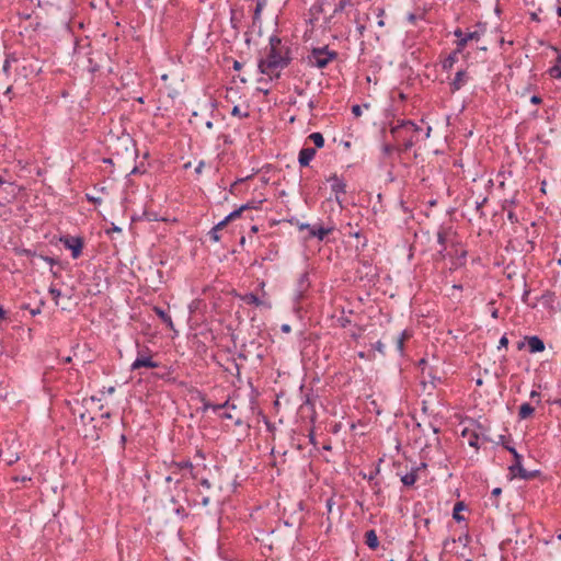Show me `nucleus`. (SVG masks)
<instances>
[{
	"mask_svg": "<svg viewBox=\"0 0 561 561\" xmlns=\"http://www.w3.org/2000/svg\"><path fill=\"white\" fill-rule=\"evenodd\" d=\"M288 64L285 48L282 46L278 37H271L270 39V51L265 59H262L259 64V68L263 75L270 77V79L279 77V72Z\"/></svg>",
	"mask_w": 561,
	"mask_h": 561,
	"instance_id": "1",
	"label": "nucleus"
},
{
	"mask_svg": "<svg viewBox=\"0 0 561 561\" xmlns=\"http://www.w3.org/2000/svg\"><path fill=\"white\" fill-rule=\"evenodd\" d=\"M421 131V127L411 121H398L390 127L394 141L402 144L405 150L420 141Z\"/></svg>",
	"mask_w": 561,
	"mask_h": 561,
	"instance_id": "2",
	"label": "nucleus"
},
{
	"mask_svg": "<svg viewBox=\"0 0 561 561\" xmlns=\"http://www.w3.org/2000/svg\"><path fill=\"white\" fill-rule=\"evenodd\" d=\"M335 53L328 49V47L314 48L308 56L309 64L318 68L325 67L333 58Z\"/></svg>",
	"mask_w": 561,
	"mask_h": 561,
	"instance_id": "3",
	"label": "nucleus"
},
{
	"mask_svg": "<svg viewBox=\"0 0 561 561\" xmlns=\"http://www.w3.org/2000/svg\"><path fill=\"white\" fill-rule=\"evenodd\" d=\"M102 409V404H100V399L95 397L85 398L82 400V404L80 409H76L75 413H78L82 422L93 421L94 415H92V410Z\"/></svg>",
	"mask_w": 561,
	"mask_h": 561,
	"instance_id": "4",
	"label": "nucleus"
},
{
	"mask_svg": "<svg viewBox=\"0 0 561 561\" xmlns=\"http://www.w3.org/2000/svg\"><path fill=\"white\" fill-rule=\"evenodd\" d=\"M170 469L172 471L171 474L165 478L167 482H179V473L181 477H185L186 473H190L193 478H196V476L193 473V466L191 462H173Z\"/></svg>",
	"mask_w": 561,
	"mask_h": 561,
	"instance_id": "5",
	"label": "nucleus"
},
{
	"mask_svg": "<svg viewBox=\"0 0 561 561\" xmlns=\"http://www.w3.org/2000/svg\"><path fill=\"white\" fill-rule=\"evenodd\" d=\"M507 449L510 450V453H512V455L514 456V463H512L510 466V472L512 474V477H519L522 479H528L531 477L530 473H528L523 465H522V456L516 451L515 448L513 447H507Z\"/></svg>",
	"mask_w": 561,
	"mask_h": 561,
	"instance_id": "6",
	"label": "nucleus"
},
{
	"mask_svg": "<svg viewBox=\"0 0 561 561\" xmlns=\"http://www.w3.org/2000/svg\"><path fill=\"white\" fill-rule=\"evenodd\" d=\"M0 458L9 466L15 463L20 459V455L16 447L14 446V442H12L11 445H7L5 447H0Z\"/></svg>",
	"mask_w": 561,
	"mask_h": 561,
	"instance_id": "7",
	"label": "nucleus"
},
{
	"mask_svg": "<svg viewBox=\"0 0 561 561\" xmlns=\"http://www.w3.org/2000/svg\"><path fill=\"white\" fill-rule=\"evenodd\" d=\"M328 181L331 183V190L335 194V201L337 202L339 206L342 207L343 202L341 194L345 193L346 184L335 174L330 176Z\"/></svg>",
	"mask_w": 561,
	"mask_h": 561,
	"instance_id": "8",
	"label": "nucleus"
},
{
	"mask_svg": "<svg viewBox=\"0 0 561 561\" xmlns=\"http://www.w3.org/2000/svg\"><path fill=\"white\" fill-rule=\"evenodd\" d=\"M251 208H256L254 203H249V204L242 205L239 209L230 213L224 220L218 222L215 226V228L218 229V230L224 229L230 220L239 217L242 214L243 210L251 209Z\"/></svg>",
	"mask_w": 561,
	"mask_h": 561,
	"instance_id": "9",
	"label": "nucleus"
},
{
	"mask_svg": "<svg viewBox=\"0 0 561 561\" xmlns=\"http://www.w3.org/2000/svg\"><path fill=\"white\" fill-rule=\"evenodd\" d=\"M251 208H256L254 203H249V204L242 205L239 209L230 213L224 220L218 222L215 226V228L218 229V230L224 229L230 220L239 217L242 214L243 210L251 209Z\"/></svg>",
	"mask_w": 561,
	"mask_h": 561,
	"instance_id": "10",
	"label": "nucleus"
},
{
	"mask_svg": "<svg viewBox=\"0 0 561 561\" xmlns=\"http://www.w3.org/2000/svg\"><path fill=\"white\" fill-rule=\"evenodd\" d=\"M141 367L156 368V367H158V364L156 362H153L150 356L140 355L131 364V369L136 370Z\"/></svg>",
	"mask_w": 561,
	"mask_h": 561,
	"instance_id": "11",
	"label": "nucleus"
},
{
	"mask_svg": "<svg viewBox=\"0 0 561 561\" xmlns=\"http://www.w3.org/2000/svg\"><path fill=\"white\" fill-rule=\"evenodd\" d=\"M468 80V76L466 73V71H458L456 73V77L454 78L453 82L450 83L451 85V91L453 92H456L458 90H460L467 82Z\"/></svg>",
	"mask_w": 561,
	"mask_h": 561,
	"instance_id": "12",
	"label": "nucleus"
},
{
	"mask_svg": "<svg viewBox=\"0 0 561 561\" xmlns=\"http://www.w3.org/2000/svg\"><path fill=\"white\" fill-rule=\"evenodd\" d=\"M316 154V149L313 148H304L299 152V163L302 167H307L309 162L313 159Z\"/></svg>",
	"mask_w": 561,
	"mask_h": 561,
	"instance_id": "13",
	"label": "nucleus"
},
{
	"mask_svg": "<svg viewBox=\"0 0 561 561\" xmlns=\"http://www.w3.org/2000/svg\"><path fill=\"white\" fill-rule=\"evenodd\" d=\"M527 344L531 353H538L545 350V344L538 336L527 337Z\"/></svg>",
	"mask_w": 561,
	"mask_h": 561,
	"instance_id": "14",
	"label": "nucleus"
},
{
	"mask_svg": "<svg viewBox=\"0 0 561 561\" xmlns=\"http://www.w3.org/2000/svg\"><path fill=\"white\" fill-rule=\"evenodd\" d=\"M449 236L450 234L447 231H438L437 233L438 243L443 247V249L437 252V255L442 259H445V254L443 252L446 250V243L449 242Z\"/></svg>",
	"mask_w": 561,
	"mask_h": 561,
	"instance_id": "15",
	"label": "nucleus"
},
{
	"mask_svg": "<svg viewBox=\"0 0 561 561\" xmlns=\"http://www.w3.org/2000/svg\"><path fill=\"white\" fill-rule=\"evenodd\" d=\"M366 543L371 549H376L378 547V537L374 530L366 533Z\"/></svg>",
	"mask_w": 561,
	"mask_h": 561,
	"instance_id": "16",
	"label": "nucleus"
},
{
	"mask_svg": "<svg viewBox=\"0 0 561 561\" xmlns=\"http://www.w3.org/2000/svg\"><path fill=\"white\" fill-rule=\"evenodd\" d=\"M332 228H323V227H319V228H311L310 230V234L317 237L319 240H323L325 236L329 234V232H331Z\"/></svg>",
	"mask_w": 561,
	"mask_h": 561,
	"instance_id": "17",
	"label": "nucleus"
},
{
	"mask_svg": "<svg viewBox=\"0 0 561 561\" xmlns=\"http://www.w3.org/2000/svg\"><path fill=\"white\" fill-rule=\"evenodd\" d=\"M534 412V408L529 403H524L519 408L518 415L520 419L529 417Z\"/></svg>",
	"mask_w": 561,
	"mask_h": 561,
	"instance_id": "18",
	"label": "nucleus"
},
{
	"mask_svg": "<svg viewBox=\"0 0 561 561\" xmlns=\"http://www.w3.org/2000/svg\"><path fill=\"white\" fill-rule=\"evenodd\" d=\"M242 300L248 305L262 306L263 301L254 294H247L242 297Z\"/></svg>",
	"mask_w": 561,
	"mask_h": 561,
	"instance_id": "19",
	"label": "nucleus"
},
{
	"mask_svg": "<svg viewBox=\"0 0 561 561\" xmlns=\"http://www.w3.org/2000/svg\"><path fill=\"white\" fill-rule=\"evenodd\" d=\"M462 436L467 437L468 444L471 447H477L478 446L479 437L474 433L469 432L468 430H463L462 431Z\"/></svg>",
	"mask_w": 561,
	"mask_h": 561,
	"instance_id": "20",
	"label": "nucleus"
},
{
	"mask_svg": "<svg viewBox=\"0 0 561 561\" xmlns=\"http://www.w3.org/2000/svg\"><path fill=\"white\" fill-rule=\"evenodd\" d=\"M549 73L552 78H561V56L557 58V64L549 69Z\"/></svg>",
	"mask_w": 561,
	"mask_h": 561,
	"instance_id": "21",
	"label": "nucleus"
},
{
	"mask_svg": "<svg viewBox=\"0 0 561 561\" xmlns=\"http://www.w3.org/2000/svg\"><path fill=\"white\" fill-rule=\"evenodd\" d=\"M309 139L316 145L317 148H322L324 145V138L320 133H312Z\"/></svg>",
	"mask_w": 561,
	"mask_h": 561,
	"instance_id": "22",
	"label": "nucleus"
},
{
	"mask_svg": "<svg viewBox=\"0 0 561 561\" xmlns=\"http://www.w3.org/2000/svg\"><path fill=\"white\" fill-rule=\"evenodd\" d=\"M156 313L159 316V318L164 321L170 328L173 327L171 318L167 314L165 311H163L160 308H154Z\"/></svg>",
	"mask_w": 561,
	"mask_h": 561,
	"instance_id": "23",
	"label": "nucleus"
},
{
	"mask_svg": "<svg viewBox=\"0 0 561 561\" xmlns=\"http://www.w3.org/2000/svg\"><path fill=\"white\" fill-rule=\"evenodd\" d=\"M401 481L404 485H413L416 481L415 472L407 473L405 476L402 477Z\"/></svg>",
	"mask_w": 561,
	"mask_h": 561,
	"instance_id": "24",
	"label": "nucleus"
},
{
	"mask_svg": "<svg viewBox=\"0 0 561 561\" xmlns=\"http://www.w3.org/2000/svg\"><path fill=\"white\" fill-rule=\"evenodd\" d=\"M231 114L233 116H238L240 118H243V117H248L249 116V112L247 110H241L240 106L236 105L233 106L232 111H231Z\"/></svg>",
	"mask_w": 561,
	"mask_h": 561,
	"instance_id": "25",
	"label": "nucleus"
},
{
	"mask_svg": "<svg viewBox=\"0 0 561 561\" xmlns=\"http://www.w3.org/2000/svg\"><path fill=\"white\" fill-rule=\"evenodd\" d=\"M456 60V54L449 56L443 64L445 69L451 68Z\"/></svg>",
	"mask_w": 561,
	"mask_h": 561,
	"instance_id": "26",
	"label": "nucleus"
},
{
	"mask_svg": "<svg viewBox=\"0 0 561 561\" xmlns=\"http://www.w3.org/2000/svg\"><path fill=\"white\" fill-rule=\"evenodd\" d=\"M455 254H456V255H459V259H458V262L453 263L451 268H453V267H457L458 265H461V264H462L461 259L465 256V251H463V250H460V251H459L458 249H456V250H455Z\"/></svg>",
	"mask_w": 561,
	"mask_h": 561,
	"instance_id": "27",
	"label": "nucleus"
},
{
	"mask_svg": "<svg viewBox=\"0 0 561 561\" xmlns=\"http://www.w3.org/2000/svg\"><path fill=\"white\" fill-rule=\"evenodd\" d=\"M49 293H50V295L53 296V298H54V300H55L56 305H58V304H59L58 298L60 297V291H59L58 289H56V288H53V287H51V288L49 289Z\"/></svg>",
	"mask_w": 561,
	"mask_h": 561,
	"instance_id": "28",
	"label": "nucleus"
},
{
	"mask_svg": "<svg viewBox=\"0 0 561 561\" xmlns=\"http://www.w3.org/2000/svg\"><path fill=\"white\" fill-rule=\"evenodd\" d=\"M218 229H216L215 227L211 229V231L209 232L210 234V238L215 241V242H218L220 240V237H219V233H218Z\"/></svg>",
	"mask_w": 561,
	"mask_h": 561,
	"instance_id": "29",
	"label": "nucleus"
},
{
	"mask_svg": "<svg viewBox=\"0 0 561 561\" xmlns=\"http://www.w3.org/2000/svg\"><path fill=\"white\" fill-rule=\"evenodd\" d=\"M362 108H363V107H362L360 105H353V106H352V113H353L356 117H358V116H360V115H362V113H363V110H362Z\"/></svg>",
	"mask_w": 561,
	"mask_h": 561,
	"instance_id": "30",
	"label": "nucleus"
},
{
	"mask_svg": "<svg viewBox=\"0 0 561 561\" xmlns=\"http://www.w3.org/2000/svg\"><path fill=\"white\" fill-rule=\"evenodd\" d=\"M459 510H460V504H456V505H455V508H454V518H456V519H458V520H460V519H461V517L459 516V514H457V511H459Z\"/></svg>",
	"mask_w": 561,
	"mask_h": 561,
	"instance_id": "31",
	"label": "nucleus"
},
{
	"mask_svg": "<svg viewBox=\"0 0 561 561\" xmlns=\"http://www.w3.org/2000/svg\"><path fill=\"white\" fill-rule=\"evenodd\" d=\"M468 42V38L465 36L462 38H460L459 43H458V49L460 50Z\"/></svg>",
	"mask_w": 561,
	"mask_h": 561,
	"instance_id": "32",
	"label": "nucleus"
},
{
	"mask_svg": "<svg viewBox=\"0 0 561 561\" xmlns=\"http://www.w3.org/2000/svg\"><path fill=\"white\" fill-rule=\"evenodd\" d=\"M375 348L379 352V353H383V344L378 341L376 344H375Z\"/></svg>",
	"mask_w": 561,
	"mask_h": 561,
	"instance_id": "33",
	"label": "nucleus"
},
{
	"mask_svg": "<svg viewBox=\"0 0 561 561\" xmlns=\"http://www.w3.org/2000/svg\"><path fill=\"white\" fill-rule=\"evenodd\" d=\"M508 344V340L506 336H502L501 340H500V346H504L506 347Z\"/></svg>",
	"mask_w": 561,
	"mask_h": 561,
	"instance_id": "34",
	"label": "nucleus"
},
{
	"mask_svg": "<svg viewBox=\"0 0 561 561\" xmlns=\"http://www.w3.org/2000/svg\"><path fill=\"white\" fill-rule=\"evenodd\" d=\"M466 37L468 38V41L473 39V38H478V33L477 32L468 33L466 35Z\"/></svg>",
	"mask_w": 561,
	"mask_h": 561,
	"instance_id": "35",
	"label": "nucleus"
},
{
	"mask_svg": "<svg viewBox=\"0 0 561 561\" xmlns=\"http://www.w3.org/2000/svg\"><path fill=\"white\" fill-rule=\"evenodd\" d=\"M403 339H404L403 335L398 339V348L400 352L403 350Z\"/></svg>",
	"mask_w": 561,
	"mask_h": 561,
	"instance_id": "36",
	"label": "nucleus"
},
{
	"mask_svg": "<svg viewBox=\"0 0 561 561\" xmlns=\"http://www.w3.org/2000/svg\"><path fill=\"white\" fill-rule=\"evenodd\" d=\"M531 103L534 104H539L541 102V99L537 95H534L531 99H530Z\"/></svg>",
	"mask_w": 561,
	"mask_h": 561,
	"instance_id": "37",
	"label": "nucleus"
},
{
	"mask_svg": "<svg viewBox=\"0 0 561 561\" xmlns=\"http://www.w3.org/2000/svg\"><path fill=\"white\" fill-rule=\"evenodd\" d=\"M201 484H202L203 486H205L206 489H209V488H210V483H209V481H208L207 479H203V480L201 481Z\"/></svg>",
	"mask_w": 561,
	"mask_h": 561,
	"instance_id": "38",
	"label": "nucleus"
},
{
	"mask_svg": "<svg viewBox=\"0 0 561 561\" xmlns=\"http://www.w3.org/2000/svg\"><path fill=\"white\" fill-rule=\"evenodd\" d=\"M80 253V245L73 247V256L77 257Z\"/></svg>",
	"mask_w": 561,
	"mask_h": 561,
	"instance_id": "39",
	"label": "nucleus"
},
{
	"mask_svg": "<svg viewBox=\"0 0 561 561\" xmlns=\"http://www.w3.org/2000/svg\"><path fill=\"white\" fill-rule=\"evenodd\" d=\"M282 330L286 333H288L290 331V327L288 324H283L282 325Z\"/></svg>",
	"mask_w": 561,
	"mask_h": 561,
	"instance_id": "40",
	"label": "nucleus"
},
{
	"mask_svg": "<svg viewBox=\"0 0 561 561\" xmlns=\"http://www.w3.org/2000/svg\"><path fill=\"white\" fill-rule=\"evenodd\" d=\"M383 150H385L386 153H390L392 148L389 145H386Z\"/></svg>",
	"mask_w": 561,
	"mask_h": 561,
	"instance_id": "41",
	"label": "nucleus"
},
{
	"mask_svg": "<svg viewBox=\"0 0 561 561\" xmlns=\"http://www.w3.org/2000/svg\"><path fill=\"white\" fill-rule=\"evenodd\" d=\"M492 318L496 319L499 317V311L497 309H494L491 313Z\"/></svg>",
	"mask_w": 561,
	"mask_h": 561,
	"instance_id": "42",
	"label": "nucleus"
},
{
	"mask_svg": "<svg viewBox=\"0 0 561 561\" xmlns=\"http://www.w3.org/2000/svg\"><path fill=\"white\" fill-rule=\"evenodd\" d=\"M203 167H204V163H203V162H201V163L198 164V167L196 168V173H201V172H202Z\"/></svg>",
	"mask_w": 561,
	"mask_h": 561,
	"instance_id": "43",
	"label": "nucleus"
},
{
	"mask_svg": "<svg viewBox=\"0 0 561 561\" xmlns=\"http://www.w3.org/2000/svg\"><path fill=\"white\" fill-rule=\"evenodd\" d=\"M530 397L531 398H539V393L537 391H531L530 392Z\"/></svg>",
	"mask_w": 561,
	"mask_h": 561,
	"instance_id": "44",
	"label": "nucleus"
},
{
	"mask_svg": "<svg viewBox=\"0 0 561 561\" xmlns=\"http://www.w3.org/2000/svg\"><path fill=\"white\" fill-rule=\"evenodd\" d=\"M455 542H456V540H455V539H453L451 541H448V540H447V541H445V548H448V547H449V545L455 543Z\"/></svg>",
	"mask_w": 561,
	"mask_h": 561,
	"instance_id": "45",
	"label": "nucleus"
},
{
	"mask_svg": "<svg viewBox=\"0 0 561 561\" xmlns=\"http://www.w3.org/2000/svg\"><path fill=\"white\" fill-rule=\"evenodd\" d=\"M202 503H203L204 506H206L209 503V499L208 497H204Z\"/></svg>",
	"mask_w": 561,
	"mask_h": 561,
	"instance_id": "46",
	"label": "nucleus"
},
{
	"mask_svg": "<svg viewBox=\"0 0 561 561\" xmlns=\"http://www.w3.org/2000/svg\"><path fill=\"white\" fill-rule=\"evenodd\" d=\"M4 310L2 309V307L0 306V319L4 318Z\"/></svg>",
	"mask_w": 561,
	"mask_h": 561,
	"instance_id": "47",
	"label": "nucleus"
},
{
	"mask_svg": "<svg viewBox=\"0 0 561 561\" xmlns=\"http://www.w3.org/2000/svg\"><path fill=\"white\" fill-rule=\"evenodd\" d=\"M114 391H115L114 387H108L107 388V393L112 394Z\"/></svg>",
	"mask_w": 561,
	"mask_h": 561,
	"instance_id": "48",
	"label": "nucleus"
},
{
	"mask_svg": "<svg viewBox=\"0 0 561 561\" xmlns=\"http://www.w3.org/2000/svg\"><path fill=\"white\" fill-rule=\"evenodd\" d=\"M501 493V489L496 488L493 490L494 495H499Z\"/></svg>",
	"mask_w": 561,
	"mask_h": 561,
	"instance_id": "49",
	"label": "nucleus"
},
{
	"mask_svg": "<svg viewBox=\"0 0 561 561\" xmlns=\"http://www.w3.org/2000/svg\"><path fill=\"white\" fill-rule=\"evenodd\" d=\"M238 183H239V182L237 181V182H234V183L232 184L231 190H230L231 192H233V190L236 188V186L238 185Z\"/></svg>",
	"mask_w": 561,
	"mask_h": 561,
	"instance_id": "50",
	"label": "nucleus"
},
{
	"mask_svg": "<svg viewBox=\"0 0 561 561\" xmlns=\"http://www.w3.org/2000/svg\"><path fill=\"white\" fill-rule=\"evenodd\" d=\"M206 126H207V128H211L213 127V123L211 122H207Z\"/></svg>",
	"mask_w": 561,
	"mask_h": 561,
	"instance_id": "51",
	"label": "nucleus"
},
{
	"mask_svg": "<svg viewBox=\"0 0 561 561\" xmlns=\"http://www.w3.org/2000/svg\"><path fill=\"white\" fill-rule=\"evenodd\" d=\"M64 362H65V363H70V362H71V357H69V356H68V357H66V358L64 359Z\"/></svg>",
	"mask_w": 561,
	"mask_h": 561,
	"instance_id": "52",
	"label": "nucleus"
},
{
	"mask_svg": "<svg viewBox=\"0 0 561 561\" xmlns=\"http://www.w3.org/2000/svg\"><path fill=\"white\" fill-rule=\"evenodd\" d=\"M27 480H31V478H27V477H21V481H27Z\"/></svg>",
	"mask_w": 561,
	"mask_h": 561,
	"instance_id": "53",
	"label": "nucleus"
},
{
	"mask_svg": "<svg viewBox=\"0 0 561 561\" xmlns=\"http://www.w3.org/2000/svg\"><path fill=\"white\" fill-rule=\"evenodd\" d=\"M431 130H432V129H431V127H428V128H427V131H426V134H425V137H428V136H430Z\"/></svg>",
	"mask_w": 561,
	"mask_h": 561,
	"instance_id": "54",
	"label": "nucleus"
},
{
	"mask_svg": "<svg viewBox=\"0 0 561 561\" xmlns=\"http://www.w3.org/2000/svg\"><path fill=\"white\" fill-rule=\"evenodd\" d=\"M234 68L236 69H239L240 68V64L238 61L234 62Z\"/></svg>",
	"mask_w": 561,
	"mask_h": 561,
	"instance_id": "55",
	"label": "nucleus"
},
{
	"mask_svg": "<svg viewBox=\"0 0 561 561\" xmlns=\"http://www.w3.org/2000/svg\"><path fill=\"white\" fill-rule=\"evenodd\" d=\"M113 230H114V231L119 232V231H121V228H118V227H114V228H113Z\"/></svg>",
	"mask_w": 561,
	"mask_h": 561,
	"instance_id": "56",
	"label": "nucleus"
},
{
	"mask_svg": "<svg viewBox=\"0 0 561 561\" xmlns=\"http://www.w3.org/2000/svg\"><path fill=\"white\" fill-rule=\"evenodd\" d=\"M362 107H364V110H367L369 108V104H364Z\"/></svg>",
	"mask_w": 561,
	"mask_h": 561,
	"instance_id": "57",
	"label": "nucleus"
},
{
	"mask_svg": "<svg viewBox=\"0 0 561 561\" xmlns=\"http://www.w3.org/2000/svg\"><path fill=\"white\" fill-rule=\"evenodd\" d=\"M344 146H345L346 148H350L351 144H350L348 141H346V142L344 144Z\"/></svg>",
	"mask_w": 561,
	"mask_h": 561,
	"instance_id": "58",
	"label": "nucleus"
},
{
	"mask_svg": "<svg viewBox=\"0 0 561 561\" xmlns=\"http://www.w3.org/2000/svg\"><path fill=\"white\" fill-rule=\"evenodd\" d=\"M261 11V4L259 3L256 7V12Z\"/></svg>",
	"mask_w": 561,
	"mask_h": 561,
	"instance_id": "59",
	"label": "nucleus"
},
{
	"mask_svg": "<svg viewBox=\"0 0 561 561\" xmlns=\"http://www.w3.org/2000/svg\"><path fill=\"white\" fill-rule=\"evenodd\" d=\"M541 191L545 193L546 192V186H545V183H542V187H541Z\"/></svg>",
	"mask_w": 561,
	"mask_h": 561,
	"instance_id": "60",
	"label": "nucleus"
},
{
	"mask_svg": "<svg viewBox=\"0 0 561 561\" xmlns=\"http://www.w3.org/2000/svg\"><path fill=\"white\" fill-rule=\"evenodd\" d=\"M455 34H456V36H460V35H461V32H460V31H457Z\"/></svg>",
	"mask_w": 561,
	"mask_h": 561,
	"instance_id": "61",
	"label": "nucleus"
},
{
	"mask_svg": "<svg viewBox=\"0 0 561 561\" xmlns=\"http://www.w3.org/2000/svg\"><path fill=\"white\" fill-rule=\"evenodd\" d=\"M558 15L561 16V8L558 9Z\"/></svg>",
	"mask_w": 561,
	"mask_h": 561,
	"instance_id": "62",
	"label": "nucleus"
},
{
	"mask_svg": "<svg viewBox=\"0 0 561 561\" xmlns=\"http://www.w3.org/2000/svg\"><path fill=\"white\" fill-rule=\"evenodd\" d=\"M102 416H104V417H110V413H105V414H103Z\"/></svg>",
	"mask_w": 561,
	"mask_h": 561,
	"instance_id": "63",
	"label": "nucleus"
},
{
	"mask_svg": "<svg viewBox=\"0 0 561 561\" xmlns=\"http://www.w3.org/2000/svg\"><path fill=\"white\" fill-rule=\"evenodd\" d=\"M556 403L561 405V399L557 400Z\"/></svg>",
	"mask_w": 561,
	"mask_h": 561,
	"instance_id": "64",
	"label": "nucleus"
}]
</instances>
